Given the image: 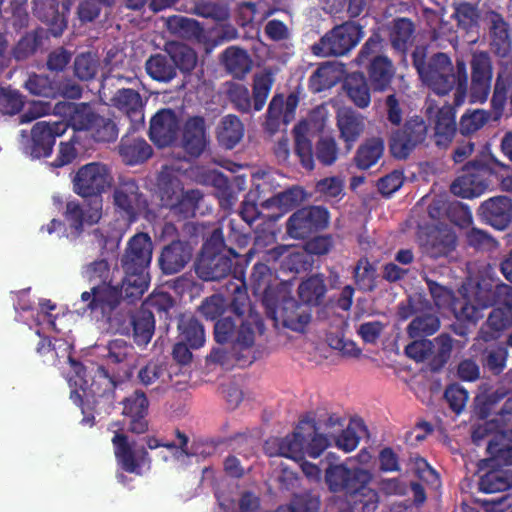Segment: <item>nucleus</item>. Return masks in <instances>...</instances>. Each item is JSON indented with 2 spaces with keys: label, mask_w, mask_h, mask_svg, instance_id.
<instances>
[{
  "label": "nucleus",
  "mask_w": 512,
  "mask_h": 512,
  "mask_svg": "<svg viewBox=\"0 0 512 512\" xmlns=\"http://www.w3.org/2000/svg\"><path fill=\"white\" fill-rule=\"evenodd\" d=\"M206 146L205 126L202 118L187 121L184 129V147L192 156L199 155Z\"/></svg>",
  "instance_id": "c756f323"
},
{
  "label": "nucleus",
  "mask_w": 512,
  "mask_h": 512,
  "mask_svg": "<svg viewBox=\"0 0 512 512\" xmlns=\"http://www.w3.org/2000/svg\"><path fill=\"white\" fill-rule=\"evenodd\" d=\"M225 309V301L221 296L215 295L206 299L199 310L201 314L209 320H215L222 315Z\"/></svg>",
  "instance_id": "338daca9"
},
{
  "label": "nucleus",
  "mask_w": 512,
  "mask_h": 512,
  "mask_svg": "<svg viewBox=\"0 0 512 512\" xmlns=\"http://www.w3.org/2000/svg\"><path fill=\"white\" fill-rule=\"evenodd\" d=\"M146 71L154 80L161 82L170 81L176 74L171 58L160 54L152 56L147 60Z\"/></svg>",
  "instance_id": "e433bc0d"
},
{
  "label": "nucleus",
  "mask_w": 512,
  "mask_h": 512,
  "mask_svg": "<svg viewBox=\"0 0 512 512\" xmlns=\"http://www.w3.org/2000/svg\"><path fill=\"white\" fill-rule=\"evenodd\" d=\"M114 204L129 222L134 219L143 207L138 186L134 181H127L118 186L114 193Z\"/></svg>",
  "instance_id": "5701e85b"
},
{
  "label": "nucleus",
  "mask_w": 512,
  "mask_h": 512,
  "mask_svg": "<svg viewBox=\"0 0 512 512\" xmlns=\"http://www.w3.org/2000/svg\"><path fill=\"white\" fill-rule=\"evenodd\" d=\"M152 252V241L148 234L138 233L129 240L122 258L125 297L137 298L147 290L149 277L146 269L151 262Z\"/></svg>",
  "instance_id": "7ed1b4c3"
},
{
  "label": "nucleus",
  "mask_w": 512,
  "mask_h": 512,
  "mask_svg": "<svg viewBox=\"0 0 512 512\" xmlns=\"http://www.w3.org/2000/svg\"><path fill=\"white\" fill-rule=\"evenodd\" d=\"M308 130L307 123H301L295 128L296 134V151L301 160L302 165L311 170L313 168V157L311 144L305 137V132Z\"/></svg>",
  "instance_id": "603ef678"
},
{
  "label": "nucleus",
  "mask_w": 512,
  "mask_h": 512,
  "mask_svg": "<svg viewBox=\"0 0 512 512\" xmlns=\"http://www.w3.org/2000/svg\"><path fill=\"white\" fill-rule=\"evenodd\" d=\"M337 126L341 138L351 148L365 129V119L351 109H341L337 115Z\"/></svg>",
  "instance_id": "a878e982"
},
{
  "label": "nucleus",
  "mask_w": 512,
  "mask_h": 512,
  "mask_svg": "<svg viewBox=\"0 0 512 512\" xmlns=\"http://www.w3.org/2000/svg\"><path fill=\"white\" fill-rule=\"evenodd\" d=\"M120 152L126 163L134 165L147 160L152 150L144 140L134 139L123 142Z\"/></svg>",
  "instance_id": "a19ab883"
},
{
  "label": "nucleus",
  "mask_w": 512,
  "mask_h": 512,
  "mask_svg": "<svg viewBox=\"0 0 512 512\" xmlns=\"http://www.w3.org/2000/svg\"><path fill=\"white\" fill-rule=\"evenodd\" d=\"M363 37L361 27L355 22H346L327 33L313 52L320 56L343 55L354 48Z\"/></svg>",
  "instance_id": "1a4fd4ad"
},
{
  "label": "nucleus",
  "mask_w": 512,
  "mask_h": 512,
  "mask_svg": "<svg viewBox=\"0 0 512 512\" xmlns=\"http://www.w3.org/2000/svg\"><path fill=\"white\" fill-rule=\"evenodd\" d=\"M328 220V211L322 207L303 208L290 217L287 230L291 237L303 238L313 230L325 228Z\"/></svg>",
  "instance_id": "dca6fc26"
},
{
  "label": "nucleus",
  "mask_w": 512,
  "mask_h": 512,
  "mask_svg": "<svg viewBox=\"0 0 512 512\" xmlns=\"http://www.w3.org/2000/svg\"><path fill=\"white\" fill-rule=\"evenodd\" d=\"M23 106V99L17 90L11 88L0 89V110L5 114H16Z\"/></svg>",
  "instance_id": "4d7b16f0"
},
{
  "label": "nucleus",
  "mask_w": 512,
  "mask_h": 512,
  "mask_svg": "<svg viewBox=\"0 0 512 512\" xmlns=\"http://www.w3.org/2000/svg\"><path fill=\"white\" fill-rule=\"evenodd\" d=\"M360 431H362V424L358 421H351L341 431L335 428L334 431L331 432V436L334 437L335 446L347 453L353 451L358 446Z\"/></svg>",
  "instance_id": "c9c22d12"
},
{
  "label": "nucleus",
  "mask_w": 512,
  "mask_h": 512,
  "mask_svg": "<svg viewBox=\"0 0 512 512\" xmlns=\"http://www.w3.org/2000/svg\"><path fill=\"white\" fill-rule=\"evenodd\" d=\"M485 166L474 168V172L458 177L451 185L454 195L462 198H472L481 195L488 186L485 176L488 174Z\"/></svg>",
  "instance_id": "aec40b11"
},
{
  "label": "nucleus",
  "mask_w": 512,
  "mask_h": 512,
  "mask_svg": "<svg viewBox=\"0 0 512 512\" xmlns=\"http://www.w3.org/2000/svg\"><path fill=\"white\" fill-rule=\"evenodd\" d=\"M383 152L384 144L381 139H368L358 148L355 155V164L359 169H368L380 160Z\"/></svg>",
  "instance_id": "473e14b6"
},
{
  "label": "nucleus",
  "mask_w": 512,
  "mask_h": 512,
  "mask_svg": "<svg viewBox=\"0 0 512 512\" xmlns=\"http://www.w3.org/2000/svg\"><path fill=\"white\" fill-rule=\"evenodd\" d=\"M73 183L74 191L78 195L88 197L100 194L110 188L113 177L106 165L93 162L77 171Z\"/></svg>",
  "instance_id": "ddd939ff"
},
{
  "label": "nucleus",
  "mask_w": 512,
  "mask_h": 512,
  "mask_svg": "<svg viewBox=\"0 0 512 512\" xmlns=\"http://www.w3.org/2000/svg\"><path fill=\"white\" fill-rule=\"evenodd\" d=\"M413 33V24L410 20L401 18L394 22L391 30V41L398 50H404Z\"/></svg>",
  "instance_id": "864d4df0"
},
{
  "label": "nucleus",
  "mask_w": 512,
  "mask_h": 512,
  "mask_svg": "<svg viewBox=\"0 0 512 512\" xmlns=\"http://www.w3.org/2000/svg\"><path fill=\"white\" fill-rule=\"evenodd\" d=\"M429 118L435 123L437 143L445 145L456 132L455 113L450 105L441 108L433 107L431 103L427 106Z\"/></svg>",
  "instance_id": "b1692460"
},
{
  "label": "nucleus",
  "mask_w": 512,
  "mask_h": 512,
  "mask_svg": "<svg viewBox=\"0 0 512 512\" xmlns=\"http://www.w3.org/2000/svg\"><path fill=\"white\" fill-rule=\"evenodd\" d=\"M67 123L65 122H37L30 133L26 136L22 133L24 152L32 158L47 157L50 155L55 138L65 133Z\"/></svg>",
  "instance_id": "9d476101"
},
{
  "label": "nucleus",
  "mask_w": 512,
  "mask_h": 512,
  "mask_svg": "<svg viewBox=\"0 0 512 512\" xmlns=\"http://www.w3.org/2000/svg\"><path fill=\"white\" fill-rule=\"evenodd\" d=\"M440 323L437 317L431 314L417 316L409 325L408 333L411 338L431 335L439 329Z\"/></svg>",
  "instance_id": "de8ad7c7"
},
{
  "label": "nucleus",
  "mask_w": 512,
  "mask_h": 512,
  "mask_svg": "<svg viewBox=\"0 0 512 512\" xmlns=\"http://www.w3.org/2000/svg\"><path fill=\"white\" fill-rule=\"evenodd\" d=\"M75 74L82 80H89L96 74V60L90 54L78 56L75 60Z\"/></svg>",
  "instance_id": "680f3d73"
},
{
  "label": "nucleus",
  "mask_w": 512,
  "mask_h": 512,
  "mask_svg": "<svg viewBox=\"0 0 512 512\" xmlns=\"http://www.w3.org/2000/svg\"><path fill=\"white\" fill-rule=\"evenodd\" d=\"M115 455L124 470L130 473H139V468L144 463L146 452L129 443L125 436L115 434L112 439Z\"/></svg>",
  "instance_id": "4be33fe9"
},
{
  "label": "nucleus",
  "mask_w": 512,
  "mask_h": 512,
  "mask_svg": "<svg viewBox=\"0 0 512 512\" xmlns=\"http://www.w3.org/2000/svg\"><path fill=\"white\" fill-rule=\"evenodd\" d=\"M481 211L496 229L503 230L512 218V203L507 197H496L484 202Z\"/></svg>",
  "instance_id": "393cba45"
},
{
  "label": "nucleus",
  "mask_w": 512,
  "mask_h": 512,
  "mask_svg": "<svg viewBox=\"0 0 512 512\" xmlns=\"http://www.w3.org/2000/svg\"><path fill=\"white\" fill-rule=\"evenodd\" d=\"M429 289L436 305L440 308H450L459 321L475 323L482 317L481 311L490 304L491 292L471 281L462 286L459 291L461 299L456 300L448 289L437 283L430 282Z\"/></svg>",
  "instance_id": "20e7f679"
},
{
  "label": "nucleus",
  "mask_w": 512,
  "mask_h": 512,
  "mask_svg": "<svg viewBox=\"0 0 512 512\" xmlns=\"http://www.w3.org/2000/svg\"><path fill=\"white\" fill-rule=\"evenodd\" d=\"M434 344L430 340H416L406 347V353L416 361L427 359L433 351Z\"/></svg>",
  "instance_id": "774afa93"
},
{
  "label": "nucleus",
  "mask_w": 512,
  "mask_h": 512,
  "mask_svg": "<svg viewBox=\"0 0 512 512\" xmlns=\"http://www.w3.org/2000/svg\"><path fill=\"white\" fill-rule=\"evenodd\" d=\"M487 121V116L482 110H475L462 116L460 131L462 134H471L479 130Z\"/></svg>",
  "instance_id": "bf43d9fd"
},
{
  "label": "nucleus",
  "mask_w": 512,
  "mask_h": 512,
  "mask_svg": "<svg viewBox=\"0 0 512 512\" xmlns=\"http://www.w3.org/2000/svg\"><path fill=\"white\" fill-rule=\"evenodd\" d=\"M297 105L298 98L294 94H290L286 99L282 96H275L269 105V118L277 120L282 116L283 121L288 123L292 120Z\"/></svg>",
  "instance_id": "ea45409f"
},
{
  "label": "nucleus",
  "mask_w": 512,
  "mask_h": 512,
  "mask_svg": "<svg viewBox=\"0 0 512 512\" xmlns=\"http://www.w3.org/2000/svg\"><path fill=\"white\" fill-rule=\"evenodd\" d=\"M112 104L119 110L133 117L135 121H142V101L140 95L132 89H119L111 99Z\"/></svg>",
  "instance_id": "2f4dec72"
},
{
  "label": "nucleus",
  "mask_w": 512,
  "mask_h": 512,
  "mask_svg": "<svg viewBox=\"0 0 512 512\" xmlns=\"http://www.w3.org/2000/svg\"><path fill=\"white\" fill-rule=\"evenodd\" d=\"M167 52L174 66H178L182 71H191L196 66V53L182 43H169L167 45Z\"/></svg>",
  "instance_id": "79ce46f5"
},
{
  "label": "nucleus",
  "mask_w": 512,
  "mask_h": 512,
  "mask_svg": "<svg viewBox=\"0 0 512 512\" xmlns=\"http://www.w3.org/2000/svg\"><path fill=\"white\" fill-rule=\"evenodd\" d=\"M210 242L205 244L204 252L196 265V273L206 281L218 280L226 276L231 270L230 260L219 254H211Z\"/></svg>",
  "instance_id": "6ab92c4d"
},
{
  "label": "nucleus",
  "mask_w": 512,
  "mask_h": 512,
  "mask_svg": "<svg viewBox=\"0 0 512 512\" xmlns=\"http://www.w3.org/2000/svg\"><path fill=\"white\" fill-rule=\"evenodd\" d=\"M182 341L191 348H199L205 342V334L202 325L194 318L182 319L179 324Z\"/></svg>",
  "instance_id": "c03bdc74"
},
{
  "label": "nucleus",
  "mask_w": 512,
  "mask_h": 512,
  "mask_svg": "<svg viewBox=\"0 0 512 512\" xmlns=\"http://www.w3.org/2000/svg\"><path fill=\"white\" fill-rule=\"evenodd\" d=\"M256 322L257 318L253 315L244 318L243 315L233 312L216 322L215 339L219 343L234 342L249 346L254 341L253 325Z\"/></svg>",
  "instance_id": "9b49d317"
},
{
  "label": "nucleus",
  "mask_w": 512,
  "mask_h": 512,
  "mask_svg": "<svg viewBox=\"0 0 512 512\" xmlns=\"http://www.w3.org/2000/svg\"><path fill=\"white\" fill-rule=\"evenodd\" d=\"M346 89L350 99L360 108L370 104V92L362 74H352L347 78Z\"/></svg>",
  "instance_id": "58836bf2"
},
{
  "label": "nucleus",
  "mask_w": 512,
  "mask_h": 512,
  "mask_svg": "<svg viewBox=\"0 0 512 512\" xmlns=\"http://www.w3.org/2000/svg\"><path fill=\"white\" fill-rule=\"evenodd\" d=\"M28 91L37 96L56 97V87L52 85L50 80L44 76L33 75L26 81Z\"/></svg>",
  "instance_id": "13d9d810"
},
{
  "label": "nucleus",
  "mask_w": 512,
  "mask_h": 512,
  "mask_svg": "<svg viewBox=\"0 0 512 512\" xmlns=\"http://www.w3.org/2000/svg\"><path fill=\"white\" fill-rule=\"evenodd\" d=\"M492 69L489 57L480 52L473 55L471 98L473 102H483L490 91Z\"/></svg>",
  "instance_id": "a211bd4d"
},
{
  "label": "nucleus",
  "mask_w": 512,
  "mask_h": 512,
  "mask_svg": "<svg viewBox=\"0 0 512 512\" xmlns=\"http://www.w3.org/2000/svg\"><path fill=\"white\" fill-rule=\"evenodd\" d=\"M83 275L89 281L100 282L99 285L92 287L91 291L81 294V302L90 310L111 308L124 294L123 286L120 290L117 286H111L110 270L105 260H98L86 266Z\"/></svg>",
  "instance_id": "39448f33"
},
{
  "label": "nucleus",
  "mask_w": 512,
  "mask_h": 512,
  "mask_svg": "<svg viewBox=\"0 0 512 512\" xmlns=\"http://www.w3.org/2000/svg\"><path fill=\"white\" fill-rule=\"evenodd\" d=\"M102 217V201L95 199L91 203L80 206L71 201L66 205L65 219L69 225L70 236H77L87 227L97 223Z\"/></svg>",
  "instance_id": "f3484780"
},
{
  "label": "nucleus",
  "mask_w": 512,
  "mask_h": 512,
  "mask_svg": "<svg viewBox=\"0 0 512 512\" xmlns=\"http://www.w3.org/2000/svg\"><path fill=\"white\" fill-rule=\"evenodd\" d=\"M133 353V347L123 339H115L108 346V359L114 363H121Z\"/></svg>",
  "instance_id": "e2e57ef3"
},
{
  "label": "nucleus",
  "mask_w": 512,
  "mask_h": 512,
  "mask_svg": "<svg viewBox=\"0 0 512 512\" xmlns=\"http://www.w3.org/2000/svg\"><path fill=\"white\" fill-rule=\"evenodd\" d=\"M322 7L328 13L337 14L346 11L349 16L357 17L365 6V0H320Z\"/></svg>",
  "instance_id": "49530a36"
},
{
  "label": "nucleus",
  "mask_w": 512,
  "mask_h": 512,
  "mask_svg": "<svg viewBox=\"0 0 512 512\" xmlns=\"http://www.w3.org/2000/svg\"><path fill=\"white\" fill-rule=\"evenodd\" d=\"M273 75L269 71L259 73L254 79V107L259 111L263 108L273 85Z\"/></svg>",
  "instance_id": "3c124183"
},
{
  "label": "nucleus",
  "mask_w": 512,
  "mask_h": 512,
  "mask_svg": "<svg viewBox=\"0 0 512 512\" xmlns=\"http://www.w3.org/2000/svg\"><path fill=\"white\" fill-rule=\"evenodd\" d=\"M177 126L175 114L168 109L161 110L151 119L150 138L160 147L167 146L174 140Z\"/></svg>",
  "instance_id": "412c9836"
},
{
  "label": "nucleus",
  "mask_w": 512,
  "mask_h": 512,
  "mask_svg": "<svg viewBox=\"0 0 512 512\" xmlns=\"http://www.w3.org/2000/svg\"><path fill=\"white\" fill-rule=\"evenodd\" d=\"M380 48L381 43L379 38L372 37L365 43L359 55L360 63L371 60L369 79L376 91H384L387 89L394 75L391 62L384 56H375Z\"/></svg>",
  "instance_id": "f8f14e48"
},
{
  "label": "nucleus",
  "mask_w": 512,
  "mask_h": 512,
  "mask_svg": "<svg viewBox=\"0 0 512 512\" xmlns=\"http://www.w3.org/2000/svg\"><path fill=\"white\" fill-rule=\"evenodd\" d=\"M344 182L338 177L321 180L317 184V191L327 198L339 199L343 196Z\"/></svg>",
  "instance_id": "052dcab7"
},
{
  "label": "nucleus",
  "mask_w": 512,
  "mask_h": 512,
  "mask_svg": "<svg viewBox=\"0 0 512 512\" xmlns=\"http://www.w3.org/2000/svg\"><path fill=\"white\" fill-rule=\"evenodd\" d=\"M512 487V472L490 471L480 481V489L485 493H496Z\"/></svg>",
  "instance_id": "37998d69"
},
{
  "label": "nucleus",
  "mask_w": 512,
  "mask_h": 512,
  "mask_svg": "<svg viewBox=\"0 0 512 512\" xmlns=\"http://www.w3.org/2000/svg\"><path fill=\"white\" fill-rule=\"evenodd\" d=\"M328 446L330 441L325 435L312 431L311 427L309 431L301 427L281 440L277 453L293 461H300L305 455L317 458Z\"/></svg>",
  "instance_id": "0eeeda50"
},
{
  "label": "nucleus",
  "mask_w": 512,
  "mask_h": 512,
  "mask_svg": "<svg viewBox=\"0 0 512 512\" xmlns=\"http://www.w3.org/2000/svg\"><path fill=\"white\" fill-rule=\"evenodd\" d=\"M190 250L181 242H174L164 248L159 262L164 273L174 274L179 272L189 261Z\"/></svg>",
  "instance_id": "cd10ccee"
},
{
  "label": "nucleus",
  "mask_w": 512,
  "mask_h": 512,
  "mask_svg": "<svg viewBox=\"0 0 512 512\" xmlns=\"http://www.w3.org/2000/svg\"><path fill=\"white\" fill-rule=\"evenodd\" d=\"M508 76L505 72H501L498 76L495 90L492 98V104L497 110H501L506 101V94L511 90L510 103L512 105V85L507 86Z\"/></svg>",
  "instance_id": "69168bd1"
},
{
  "label": "nucleus",
  "mask_w": 512,
  "mask_h": 512,
  "mask_svg": "<svg viewBox=\"0 0 512 512\" xmlns=\"http://www.w3.org/2000/svg\"><path fill=\"white\" fill-rule=\"evenodd\" d=\"M426 51L417 48L413 53L414 66L424 84L438 95H445L455 88V104L463 103L467 91V70L463 61H457L456 69L444 53L436 54L426 65Z\"/></svg>",
  "instance_id": "f257e3e1"
},
{
  "label": "nucleus",
  "mask_w": 512,
  "mask_h": 512,
  "mask_svg": "<svg viewBox=\"0 0 512 512\" xmlns=\"http://www.w3.org/2000/svg\"><path fill=\"white\" fill-rule=\"evenodd\" d=\"M325 293L322 277L313 276L299 286V296L306 303H317Z\"/></svg>",
  "instance_id": "09e8293b"
},
{
  "label": "nucleus",
  "mask_w": 512,
  "mask_h": 512,
  "mask_svg": "<svg viewBox=\"0 0 512 512\" xmlns=\"http://www.w3.org/2000/svg\"><path fill=\"white\" fill-rule=\"evenodd\" d=\"M342 76V71L338 65L325 64L319 67L310 78V87L314 92H320L324 89L334 86Z\"/></svg>",
  "instance_id": "f704fd0d"
},
{
  "label": "nucleus",
  "mask_w": 512,
  "mask_h": 512,
  "mask_svg": "<svg viewBox=\"0 0 512 512\" xmlns=\"http://www.w3.org/2000/svg\"><path fill=\"white\" fill-rule=\"evenodd\" d=\"M376 277L375 267L367 260H359L355 268V280L357 285L364 290H371L374 287Z\"/></svg>",
  "instance_id": "6e6d98bb"
},
{
  "label": "nucleus",
  "mask_w": 512,
  "mask_h": 512,
  "mask_svg": "<svg viewBox=\"0 0 512 512\" xmlns=\"http://www.w3.org/2000/svg\"><path fill=\"white\" fill-rule=\"evenodd\" d=\"M167 25L170 31L184 38H199L202 30L198 22L191 18L183 16H173L167 21Z\"/></svg>",
  "instance_id": "a18cd8bd"
},
{
  "label": "nucleus",
  "mask_w": 512,
  "mask_h": 512,
  "mask_svg": "<svg viewBox=\"0 0 512 512\" xmlns=\"http://www.w3.org/2000/svg\"><path fill=\"white\" fill-rule=\"evenodd\" d=\"M264 302L267 308L270 310L271 315L276 320H282L286 326L291 327L292 329H299L304 326L309 321V316L304 312H300L298 314V322L296 323L294 318L291 316H286L279 311L275 310V302L272 295V289L270 287L264 289Z\"/></svg>",
  "instance_id": "8fccbe9b"
},
{
  "label": "nucleus",
  "mask_w": 512,
  "mask_h": 512,
  "mask_svg": "<svg viewBox=\"0 0 512 512\" xmlns=\"http://www.w3.org/2000/svg\"><path fill=\"white\" fill-rule=\"evenodd\" d=\"M68 116L74 130L88 131L98 141H112L117 137L115 124L100 117L89 104H69Z\"/></svg>",
  "instance_id": "423d86ee"
},
{
  "label": "nucleus",
  "mask_w": 512,
  "mask_h": 512,
  "mask_svg": "<svg viewBox=\"0 0 512 512\" xmlns=\"http://www.w3.org/2000/svg\"><path fill=\"white\" fill-rule=\"evenodd\" d=\"M148 407V402L143 393L135 392L124 401L123 413L131 417V430L135 433H143L147 428L144 415Z\"/></svg>",
  "instance_id": "c85d7f7f"
},
{
  "label": "nucleus",
  "mask_w": 512,
  "mask_h": 512,
  "mask_svg": "<svg viewBox=\"0 0 512 512\" xmlns=\"http://www.w3.org/2000/svg\"><path fill=\"white\" fill-rule=\"evenodd\" d=\"M134 338L139 345L147 344L153 335L154 321L150 313H143L134 320Z\"/></svg>",
  "instance_id": "5fc2aeb1"
},
{
  "label": "nucleus",
  "mask_w": 512,
  "mask_h": 512,
  "mask_svg": "<svg viewBox=\"0 0 512 512\" xmlns=\"http://www.w3.org/2000/svg\"><path fill=\"white\" fill-rule=\"evenodd\" d=\"M371 479L372 473L366 468L357 467L354 459L330 465L325 472V481L331 491L357 494L355 510L361 512H373L377 507V493L366 488Z\"/></svg>",
  "instance_id": "f03ea898"
},
{
  "label": "nucleus",
  "mask_w": 512,
  "mask_h": 512,
  "mask_svg": "<svg viewBox=\"0 0 512 512\" xmlns=\"http://www.w3.org/2000/svg\"><path fill=\"white\" fill-rule=\"evenodd\" d=\"M488 325L495 331H500L512 323V308L506 306L504 308L494 309L488 318Z\"/></svg>",
  "instance_id": "0e129e2a"
},
{
  "label": "nucleus",
  "mask_w": 512,
  "mask_h": 512,
  "mask_svg": "<svg viewBox=\"0 0 512 512\" xmlns=\"http://www.w3.org/2000/svg\"><path fill=\"white\" fill-rule=\"evenodd\" d=\"M217 135L222 145L233 148L244 135L243 124L236 116L227 115L221 120Z\"/></svg>",
  "instance_id": "72a5a7b5"
},
{
  "label": "nucleus",
  "mask_w": 512,
  "mask_h": 512,
  "mask_svg": "<svg viewBox=\"0 0 512 512\" xmlns=\"http://www.w3.org/2000/svg\"><path fill=\"white\" fill-rule=\"evenodd\" d=\"M72 345L67 340L57 339L53 344V350L57 357L65 358L69 363L73 375L68 376V383L71 388V399L77 404L81 405L83 402H88L90 397L95 394L93 384L88 386V380L85 379V371L81 364L75 362L70 355Z\"/></svg>",
  "instance_id": "4468645a"
},
{
  "label": "nucleus",
  "mask_w": 512,
  "mask_h": 512,
  "mask_svg": "<svg viewBox=\"0 0 512 512\" xmlns=\"http://www.w3.org/2000/svg\"><path fill=\"white\" fill-rule=\"evenodd\" d=\"M305 199L303 189L299 187L292 188L288 191L279 193L261 203V207L267 210H278L279 213L268 214L269 218L275 219L280 217L294 206L300 204Z\"/></svg>",
  "instance_id": "bb28decb"
},
{
  "label": "nucleus",
  "mask_w": 512,
  "mask_h": 512,
  "mask_svg": "<svg viewBox=\"0 0 512 512\" xmlns=\"http://www.w3.org/2000/svg\"><path fill=\"white\" fill-rule=\"evenodd\" d=\"M222 61L226 70L236 78H242L252 69V60L246 51L238 47L227 48Z\"/></svg>",
  "instance_id": "7c9ffc66"
},
{
  "label": "nucleus",
  "mask_w": 512,
  "mask_h": 512,
  "mask_svg": "<svg viewBox=\"0 0 512 512\" xmlns=\"http://www.w3.org/2000/svg\"><path fill=\"white\" fill-rule=\"evenodd\" d=\"M427 127L422 118L411 117L402 130L396 132L391 140V152L397 158H405L410 151L426 136Z\"/></svg>",
  "instance_id": "2eb2a0df"
},
{
  "label": "nucleus",
  "mask_w": 512,
  "mask_h": 512,
  "mask_svg": "<svg viewBox=\"0 0 512 512\" xmlns=\"http://www.w3.org/2000/svg\"><path fill=\"white\" fill-rule=\"evenodd\" d=\"M158 193L165 206L180 208L181 212L192 210L200 199L198 191H184L180 174L173 168H165L158 177Z\"/></svg>",
  "instance_id": "6e6552de"
},
{
  "label": "nucleus",
  "mask_w": 512,
  "mask_h": 512,
  "mask_svg": "<svg viewBox=\"0 0 512 512\" xmlns=\"http://www.w3.org/2000/svg\"><path fill=\"white\" fill-rule=\"evenodd\" d=\"M490 21L492 24V48L496 54L504 57L508 54L511 47L507 25L497 14H492Z\"/></svg>",
  "instance_id": "4c0bfd02"
}]
</instances>
